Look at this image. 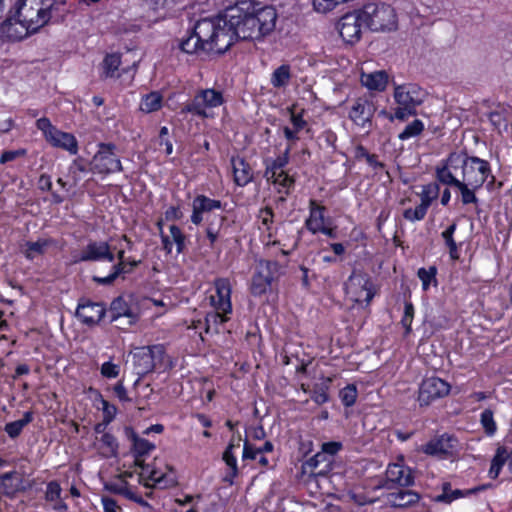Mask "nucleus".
Masks as SVG:
<instances>
[{
  "label": "nucleus",
  "mask_w": 512,
  "mask_h": 512,
  "mask_svg": "<svg viewBox=\"0 0 512 512\" xmlns=\"http://www.w3.org/2000/svg\"><path fill=\"white\" fill-rule=\"evenodd\" d=\"M492 487H493V484L485 483V484L478 485V486L473 487L468 490H460V489L452 490L451 484L449 482H444L442 484V493L436 495L433 500L437 503L451 504L454 500H457V499L462 498L467 495L476 494L478 492L485 491Z\"/></svg>",
  "instance_id": "29"
},
{
  "label": "nucleus",
  "mask_w": 512,
  "mask_h": 512,
  "mask_svg": "<svg viewBox=\"0 0 512 512\" xmlns=\"http://www.w3.org/2000/svg\"><path fill=\"white\" fill-rule=\"evenodd\" d=\"M36 127L43 133L46 141L51 137V135L54 134V131L57 129V127H55L47 117H41L37 119Z\"/></svg>",
  "instance_id": "62"
},
{
  "label": "nucleus",
  "mask_w": 512,
  "mask_h": 512,
  "mask_svg": "<svg viewBox=\"0 0 512 512\" xmlns=\"http://www.w3.org/2000/svg\"><path fill=\"white\" fill-rule=\"evenodd\" d=\"M512 457V450H509L506 446H499L491 460L489 469V477L492 479L498 478L503 466L509 463Z\"/></svg>",
  "instance_id": "40"
},
{
  "label": "nucleus",
  "mask_w": 512,
  "mask_h": 512,
  "mask_svg": "<svg viewBox=\"0 0 512 512\" xmlns=\"http://www.w3.org/2000/svg\"><path fill=\"white\" fill-rule=\"evenodd\" d=\"M360 11L366 28L371 31H391L397 27V15L388 4L368 3Z\"/></svg>",
  "instance_id": "6"
},
{
  "label": "nucleus",
  "mask_w": 512,
  "mask_h": 512,
  "mask_svg": "<svg viewBox=\"0 0 512 512\" xmlns=\"http://www.w3.org/2000/svg\"><path fill=\"white\" fill-rule=\"evenodd\" d=\"M358 397V390L355 384H347L339 391V398L345 407H352Z\"/></svg>",
  "instance_id": "56"
},
{
  "label": "nucleus",
  "mask_w": 512,
  "mask_h": 512,
  "mask_svg": "<svg viewBox=\"0 0 512 512\" xmlns=\"http://www.w3.org/2000/svg\"><path fill=\"white\" fill-rule=\"evenodd\" d=\"M133 365L138 375L145 376L155 371L153 345L142 346L133 353Z\"/></svg>",
  "instance_id": "31"
},
{
  "label": "nucleus",
  "mask_w": 512,
  "mask_h": 512,
  "mask_svg": "<svg viewBox=\"0 0 512 512\" xmlns=\"http://www.w3.org/2000/svg\"><path fill=\"white\" fill-rule=\"evenodd\" d=\"M387 500L394 508L412 509L425 507V504L421 503V496L419 493L405 488H400L396 492L389 493Z\"/></svg>",
  "instance_id": "27"
},
{
  "label": "nucleus",
  "mask_w": 512,
  "mask_h": 512,
  "mask_svg": "<svg viewBox=\"0 0 512 512\" xmlns=\"http://www.w3.org/2000/svg\"><path fill=\"white\" fill-rule=\"evenodd\" d=\"M91 173L106 177L123 171L117 146L112 142H99L97 150L90 160Z\"/></svg>",
  "instance_id": "5"
},
{
  "label": "nucleus",
  "mask_w": 512,
  "mask_h": 512,
  "mask_svg": "<svg viewBox=\"0 0 512 512\" xmlns=\"http://www.w3.org/2000/svg\"><path fill=\"white\" fill-rule=\"evenodd\" d=\"M58 241L52 237L38 238L36 241H25L20 245V253L28 261H34L37 257L46 254L50 247H57Z\"/></svg>",
  "instance_id": "28"
},
{
  "label": "nucleus",
  "mask_w": 512,
  "mask_h": 512,
  "mask_svg": "<svg viewBox=\"0 0 512 512\" xmlns=\"http://www.w3.org/2000/svg\"><path fill=\"white\" fill-rule=\"evenodd\" d=\"M435 177L441 184L458 189L460 194L459 200L463 206L471 204L478 206L479 199L476 192L483 186L461 180L446 168H435Z\"/></svg>",
  "instance_id": "10"
},
{
  "label": "nucleus",
  "mask_w": 512,
  "mask_h": 512,
  "mask_svg": "<svg viewBox=\"0 0 512 512\" xmlns=\"http://www.w3.org/2000/svg\"><path fill=\"white\" fill-rule=\"evenodd\" d=\"M320 383H315L310 391L311 399L318 405H323L329 401V389L333 382V377L322 376Z\"/></svg>",
  "instance_id": "42"
},
{
  "label": "nucleus",
  "mask_w": 512,
  "mask_h": 512,
  "mask_svg": "<svg viewBox=\"0 0 512 512\" xmlns=\"http://www.w3.org/2000/svg\"><path fill=\"white\" fill-rule=\"evenodd\" d=\"M128 430H130V432H131V440H132L131 452L134 457L146 456L156 448L154 443L150 442L149 440H147L145 438L139 437L133 431V429L129 428Z\"/></svg>",
  "instance_id": "46"
},
{
  "label": "nucleus",
  "mask_w": 512,
  "mask_h": 512,
  "mask_svg": "<svg viewBox=\"0 0 512 512\" xmlns=\"http://www.w3.org/2000/svg\"><path fill=\"white\" fill-rule=\"evenodd\" d=\"M99 443L100 453L104 458H112L118 455L119 443L112 433H103Z\"/></svg>",
  "instance_id": "48"
},
{
  "label": "nucleus",
  "mask_w": 512,
  "mask_h": 512,
  "mask_svg": "<svg viewBox=\"0 0 512 512\" xmlns=\"http://www.w3.org/2000/svg\"><path fill=\"white\" fill-rule=\"evenodd\" d=\"M440 182L436 179L422 186L420 193V203L415 208H407L403 210L402 216L410 222L422 221L433 204L440 195Z\"/></svg>",
  "instance_id": "12"
},
{
  "label": "nucleus",
  "mask_w": 512,
  "mask_h": 512,
  "mask_svg": "<svg viewBox=\"0 0 512 512\" xmlns=\"http://www.w3.org/2000/svg\"><path fill=\"white\" fill-rule=\"evenodd\" d=\"M144 456L134 457V465L141 468L142 472L147 474V478L154 483H160L163 479V474L156 469L146 464Z\"/></svg>",
  "instance_id": "54"
},
{
  "label": "nucleus",
  "mask_w": 512,
  "mask_h": 512,
  "mask_svg": "<svg viewBox=\"0 0 512 512\" xmlns=\"http://www.w3.org/2000/svg\"><path fill=\"white\" fill-rule=\"evenodd\" d=\"M437 267L435 265L429 266L428 268L421 267L417 271V276L422 283V290L428 291L430 286H437Z\"/></svg>",
  "instance_id": "51"
},
{
  "label": "nucleus",
  "mask_w": 512,
  "mask_h": 512,
  "mask_svg": "<svg viewBox=\"0 0 512 512\" xmlns=\"http://www.w3.org/2000/svg\"><path fill=\"white\" fill-rule=\"evenodd\" d=\"M237 448H239L238 442L237 444L228 443L227 447L225 448L222 454V460L228 467L227 471L222 477V481L229 486H232L234 484L235 478H237L239 475L237 458L234 454V450Z\"/></svg>",
  "instance_id": "33"
},
{
  "label": "nucleus",
  "mask_w": 512,
  "mask_h": 512,
  "mask_svg": "<svg viewBox=\"0 0 512 512\" xmlns=\"http://www.w3.org/2000/svg\"><path fill=\"white\" fill-rule=\"evenodd\" d=\"M451 385L439 377L423 379L419 386L418 402L420 406H428L433 401L449 395Z\"/></svg>",
  "instance_id": "17"
},
{
  "label": "nucleus",
  "mask_w": 512,
  "mask_h": 512,
  "mask_svg": "<svg viewBox=\"0 0 512 512\" xmlns=\"http://www.w3.org/2000/svg\"><path fill=\"white\" fill-rule=\"evenodd\" d=\"M130 273L131 269L126 268L125 263L117 261V263L111 267L110 273L107 276L101 277L94 275L92 277V281L97 285L109 286L112 285L120 276Z\"/></svg>",
  "instance_id": "44"
},
{
  "label": "nucleus",
  "mask_w": 512,
  "mask_h": 512,
  "mask_svg": "<svg viewBox=\"0 0 512 512\" xmlns=\"http://www.w3.org/2000/svg\"><path fill=\"white\" fill-rule=\"evenodd\" d=\"M250 17L254 20V26L257 36L262 40L265 36L274 31L277 21V11L273 6L264 5L252 0V7L248 11Z\"/></svg>",
  "instance_id": "13"
},
{
  "label": "nucleus",
  "mask_w": 512,
  "mask_h": 512,
  "mask_svg": "<svg viewBox=\"0 0 512 512\" xmlns=\"http://www.w3.org/2000/svg\"><path fill=\"white\" fill-rule=\"evenodd\" d=\"M435 168H446L450 173H454L455 176L460 171L461 180L480 186L487 182L488 189L495 182L490 162L477 156L469 155L466 150L450 152Z\"/></svg>",
  "instance_id": "2"
},
{
  "label": "nucleus",
  "mask_w": 512,
  "mask_h": 512,
  "mask_svg": "<svg viewBox=\"0 0 512 512\" xmlns=\"http://www.w3.org/2000/svg\"><path fill=\"white\" fill-rule=\"evenodd\" d=\"M281 265L276 260L261 259L258 261L251 278L250 293L261 297L271 290L273 283L280 277Z\"/></svg>",
  "instance_id": "7"
},
{
  "label": "nucleus",
  "mask_w": 512,
  "mask_h": 512,
  "mask_svg": "<svg viewBox=\"0 0 512 512\" xmlns=\"http://www.w3.org/2000/svg\"><path fill=\"white\" fill-rule=\"evenodd\" d=\"M331 462L330 458L324 455V453H321L320 451L317 452L315 455L310 457L309 459L305 460L301 464V473L302 475H307L309 477L311 476H317V475H324L325 470H318V467L322 463L329 464ZM328 465H326L327 467Z\"/></svg>",
  "instance_id": "41"
},
{
  "label": "nucleus",
  "mask_w": 512,
  "mask_h": 512,
  "mask_svg": "<svg viewBox=\"0 0 512 512\" xmlns=\"http://www.w3.org/2000/svg\"><path fill=\"white\" fill-rule=\"evenodd\" d=\"M61 486L60 483L56 480H52L47 483L46 491H45V500L47 502H54L57 500H61Z\"/></svg>",
  "instance_id": "60"
},
{
  "label": "nucleus",
  "mask_w": 512,
  "mask_h": 512,
  "mask_svg": "<svg viewBox=\"0 0 512 512\" xmlns=\"http://www.w3.org/2000/svg\"><path fill=\"white\" fill-rule=\"evenodd\" d=\"M47 142L55 147L67 151L71 155H77L79 151V145L77 138L69 132H64L58 128L54 131V134L47 140Z\"/></svg>",
  "instance_id": "32"
},
{
  "label": "nucleus",
  "mask_w": 512,
  "mask_h": 512,
  "mask_svg": "<svg viewBox=\"0 0 512 512\" xmlns=\"http://www.w3.org/2000/svg\"><path fill=\"white\" fill-rule=\"evenodd\" d=\"M456 443V437L448 433H443L421 445L419 451L425 455L437 457L441 460H446L452 456Z\"/></svg>",
  "instance_id": "20"
},
{
  "label": "nucleus",
  "mask_w": 512,
  "mask_h": 512,
  "mask_svg": "<svg viewBox=\"0 0 512 512\" xmlns=\"http://www.w3.org/2000/svg\"><path fill=\"white\" fill-rule=\"evenodd\" d=\"M346 293L358 304H369L375 295L371 278L353 273L346 283Z\"/></svg>",
  "instance_id": "18"
},
{
  "label": "nucleus",
  "mask_w": 512,
  "mask_h": 512,
  "mask_svg": "<svg viewBox=\"0 0 512 512\" xmlns=\"http://www.w3.org/2000/svg\"><path fill=\"white\" fill-rule=\"evenodd\" d=\"M414 314H415V308H414V305L412 302L410 301H405L404 303V313H403V316L401 318V325L404 327L405 329V335H409L412 331V322H413V319H414Z\"/></svg>",
  "instance_id": "58"
},
{
  "label": "nucleus",
  "mask_w": 512,
  "mask_h": 512,
  "mask_svg": "<svg viewBox=\"0 0 512 512\" xmlns=\"http://www.w3.org/2000/svg\"><path fill=\"white\" fill-rule=\"evenodd\" d=\"M274 210L271 206L262 207L258 213V221L260 222L259 229L266 231L273 229L274 224Z\"/></svg>",
  "instance_id": "55"
},
{
  "label": "nucleus",
  "mask_w": 512,
  "mask_h": 512,
  "mask_svg": "<svg viewBox=\"0 0 512 512\" xmlns=\"http://www.w3.org/2000/svg\"><path fill=\"white\" fill-rule=\"evenodd\" d=\"M153 362L155 371L158 373L169 372L175 366L172 357L167 354L164 344H153Z\"/></svg>",
  "instance_id": "39"
},
{
  "label": "nucleus",
  "mask_w": 512,
  "mask_h": 512,
  "mask_svg": "<svg viewBox=\"0 0 512 512\" xmlns=\"http://www.w3.org/2000/svg\"><path fill=\"white\" fill-rule=\"evenodd\" d=\"M26 489L23 485V477L16 470H10L0 474V495L8 499H14Z\"/></svg>",
  "instance_id": "26"
},
{
  "label": "nucleus",
  "mask_w": 512,
  "mask_h": 512,
  "mask_svg": "<svg viewBox=\"0 0 512 512\" xmlns=\"http://www.w3.org/2000/svg\"><path fill=\"white\" fill-rule=\"evenodd\" d=\"M363 29L367 28L360 9L344 14L338 22V30L341 38L350 45L360 40Z\"/></svg>",
  "instance_id": "14"
},
{
  "label": "nucleus",
  "mask_w": 512,
  "mask_h": 512,
  "mask_svg": "<svg viewBox=\"0 0 512 512\" xmlns=\"http://www.w3.org/2000/svg\"><path fill=\"white\" fill-rule=\"evenodd\" d=\"M480 422L487 435L492 436L495 434L497 425L492 410L485 409L480 415Z\"/></svg>",
  "instance_id": "59"
},
{
  "label": "nucleus",
  "mask_w": 512,
  "mask_h": 512,
  "mask_svg": "<svg viewBox=\"0 0 512 512\" xmlns=\"http://www.w3.org/2000/svg\"><path fill=\"white\" fill-rule=\"evenodd\" d=\"M224 103V97L221 91L214 88L201 89L197 91L190 102L185 104L182 114H191L201 119L212 117L208 110L217 108Z\"/></svg>",
  "instance_id": "8"
},
{
  "label": "nucleus",
  "mask_w": 512,
  "mask_h": 512,
  "mask_svg": "<svg viewBox=\"0 0 512 512\" xmlns=\"http://www.w3.org/2000/svg\"><path fill=\"white\" fill-rule=\"evenodd\" d=\"M414 470L407 466L401 456L395 463H390L385 471L384 487L392 489L394 487L407 488L414 485Z\"/></svg>",
  "instance_id": "15"
},
{
  "label": "nucleus",
  "mask_w": 512,
  "mask_h": 512,
  "mask_svg": "<svg viewBox=\"0 0 512 512\" xmlns=\"http://www.w3.org/2000/svg\"><path fill=\"white\" fill-rule=\"evenodd\" d=\"M225 205L218 199L210 198L204 194H198L192 201V213L190 221L192 224L199 226L204 219L205 213H210L214 210H224Z\"/></svg>",
  "instance_id": "23"
},
{
  "label": "nucleus",
  "mask_w": 512,
  "mask_h": 512,
  "mask_svg": "<svg viewBox=\"0 0 512 512\" xmlns=\"http://www.w3.org/2000/svg\"><path fill=\"white\" fill-rule=\"evenodd\" d=\"M89 172H91L90 161L88 162L82 156H77L68 166L67 178L69 179V186L76 187L82 181L83 176Z\"/></svg>",
  "instance_id": "36"
},
{
  "label": "nucleus",
  "mask_w": 512,
  "mask_h": 512,
  "mask_svg": "<svg viewBox=\"0 0 512 512\" xmlns=\"http://www.w3.org/2000/svg\"><path fill=\"white\" fill-rule=\"evenodd\" d=\"M106 307L102 302H94L87 298H81L76 308V317L82 324L94 327L100 323L106 314Z\"/></svg>",
  "instance_id": "21"
},
{
  "label": "nucleus",
  "mask_w": 512,
  "mask_h": 512,
  "mask_svg": "<svg viewBox=\"0 0 512 512\" xmlns=\"http://www.w3.org/2000/svg\"><path fill=\"white\" fill-rule=\"evenodd\" d=\"M36 34L35 31L28 28V24H25L21 17L16 16L15 11L0 23V38L6 42H18L26 37Z\"/></svg>",
  "instance_id": "19"
},
{
  "label": "nucleus",
  "mask_w": 512,
  "mask_h": 512,
  "mask_svg": "<svg viewBox=\"0 0 512 512\" xmlns=\"http://www.w3.org/2000/svg\"><path fill=\"white\" fill-rule=\"evenodd\" d=\"M169 136V130L166 126H162L159 130L158 135V144L159 146L165 147V153L166 155H171L173 152V144L168 138Z\"/></svg>",
  "instance_id": "63"
},
{
  "label": "nucleus",
  "mask_w": 512,
  "mask_h": 512,
  "mask_svg": "<svg viewBox=\"0 0 512 512\" xmlns=\"http://www.w3.org/2000/svg\"><path fill=\"white\" fill-rule=\"evenodd\" d=\"M394 99L398 105L416 109L423 102V91L417 84L400 85L395 88Z\"/></svg>",
  "instance_id": "25"
},
{
  "label": "nucleus",
  "mask_w": 512,
  "mask_h": 512,
  "mask_svg": "<svg viewBox=\"0 0 512 512\" xmlns=\"http://www.w3.org/2000/svg\"><path fill=\"white\" fill-rule=\"evenodd\" d=\"M309 215L304 221V227L312 235L323 234L328 238H337V227L332 226L331 220L325 216L326 207L316 199L308 203Z\"/></svg>",
  "instance_id": "9"
},
{
  "label": "nucleus",
  "mask_w": 512,
  "mask_h": 512,
  "mask_svg": "<svg viewBox=\"0 0 512 512\" xmlns=\"http://www.w3.org/2000/svg\"><path fill=\"white\" fill-rule=\"evenodd\" d=\"M23 429L24 426L18 420L8 422L4 426V431L11 439L18 438L21 435Z\"/></svg>",
  "instance_id": "64"
},
{
  "label": "nucleus",
  "mask_w": 512,
  "mask_h": 512,
  "mask_svg": "<svg viewBox=\"0 0 512 512\" xmlns=\"http://www.w3.org/2000/svg\"><path fill=\"white\" fill-rule=\"evenodd\" d=\"M178 48L181 52L189 55L211 52L225 53L213 17L198 20L187 36L179 41Z\"/></svg>",
  "instance_id": "3"
},
{
  "label": "nucleus",
  "mask_w": 512,
  "mask_h": 512,
  "mask_svg": "<svg viewBox=\"0 0 512 512\" xmlns=\"http://www.w3.org/2000/svg\"><path fill=\"white\" fill-rule=\"evenodd\" d=\"M291 77L292 73L290 65L282 64L271 74L270 83L274 88H284L289 84Z\"/></svg>",
  "instance_id": "49"
},
{
  "label": "nucleus",
  "mask_w": 512,
  "mask_h": 512,
  "mask_svg": "<svg viewBox=\"0 0 512 512\" xmlns=\"http://www.w3.org/2000/svg\"><path fill=\"white\" fill-rule=\"evenodd\" d=\"M109 311L111 314L110 322H115L121 317L129 318L130 324L135 323L137 320V315L124 296L114 298L110 304Z\"/></svg>",
  "instance_id": "35"
},
{
  "label": "nucleus",
  "mask_w": 512,
  "mask_h": 512,
  "mask_svg": "<svg viewBox=\"0 0 512 512\" xmlns=\"http://www.w3.org/2000/svg\"><path fill=\"white\" fill-rule=\"evenodd\" d=\"M169 231L171 240L176 245L177 254H182L186 249V235L181 228L175 224L170 225Z\"/></svg>",
  "instance_id": "57"
},
{
  "label": "nucleus",
  "mask_w": 512,
  "mask_h": 512,
  "mask_svg": "<svg viewBox=\"0 0 512 512\" xmlns=\"http://www.w3.org/2000/svg\"><path fill=\"white\" fill-rule=\"evenodd\" d=\"M376 112V105L371 95L357 97L349 112V119L358 127L370 128Z\"/></svg>",
  "instance_id": "16"
},
{
  "label": "nucleus",
  "mask_w": 512,
  "mask_h": 512,
  "mask_svg": "<svg viewBox=\"0 0 512 512\" xmlns=\"http://www.w3.org/2000/svg\"><path fill=\"white\" fill-rule=\"evenodd\" d=\"M109 262L115 261V253L107 241L89 240L80 251L71 252V264L83 262Z\"/></svg>",
  "instance_id": "11"
},
{
  "label": "nucleus",
  "mask_w": 512,
  "mask_h": 512,
  "mask_svg": "<svg viewBox=\"0 0 512 512\" xmlns=\"http://www.w3.org/2000/svg\"><path fill=\"white\" fill-rule=\"evenodd\" d=\"M266 182L272 185L278 194H280L278 200L285 202L287 197L292 193L295 188L296 179L294 175H291L288 170L275 173L273 176L265 177Z\"/></svg>",
  "instance_id": "30"
},
{
  "label": "nucleus",
  "mask_w": 512,
  "mask_h": 512,
  "mask_svg": "<svg viewBox=\"0 0 512 512\" xmlns=\"http://www.w3.org/2000/svg\"><path fill=\"white\" fill-rule=\"evenodd\" d=\"M96 400H98L102 405V420H104L106 424L113 422L118 412L117 407L106 400L99 391H97Z\"/></svg>",
  "instance_id": "52"
},
{
  "label": "nucleus",
  "mask_w": 512,
  "mask_h": 512,
  "mask_svg": "<svg viewBox=\"0 0 512 512\" xmlns=\"http://www.w3.org/2000/svg\"><path fill=\"white\" fill-rule=\"evenodd\" d=\"M361 81L369 90L384 91L388 83V75L385 71H375L362 74Z\"/></svg>",
  "instance_id": "43"
},
{
  "label": "nucleus",
  "mask_w": 512,
  "mask_h": 512,
  "mask_svg": "<svg viewBox=\"0 0 512 512\" xmlns=\"http://www.w3.org/2000/svg\"><path fill=\"white\" fill-rule=\"evenodd\" d=\"M213 286L215 295H211L210 297L212 307L223 312H232V285L230 280L224 277L216 278L213 282Z\"/></svg>",
  "instance_id": "22"
},
{
  "label": "nucleus",
  "mask_w": 512,
  "mask_h": 512,
  "mask_svg": "<svg viewBox=\"0 0 512 512\" xmlns=\"http://www.w3.org/2000/svg\"><path fill=\"white\" fill-rule=\"evenodd\" d=\"M457 230V223L453 221L445 230L441 232V238L444 241L449 251V256L452 260L459 259L458 245L454 239V234Z\"/></svg>",
  "instance_id": "47"
},
{
  "label": "nucleus",
  "mask_w": 512,
  "mask_h": 512,
  "mask_svg": "<svg viewBox=\"0 0 512 512\" xmlns=\"http://www.w3.org/2000/svg\"><path fill=\"white\" fill-rule=\"evenodd\" d=\"M292 150V146L288 145L285 150L279 154L275 158H265L263 160L264 165V174L263 177L273 176L275 173L282 172L286 170V167L290 161V153Z\"/></svg>",
  "instance_id": "34"
},
{
  "label": "nucleus",
  "mask_w": 512,
  "mask_h": 512,
  "mask_svg": "<svg viewBox=\"0 0 512 512\" xmlns=\"http://www.w3.org/2000/svg\"><path fill=\"white\" fill-rule=\"evenodd\" d=\"M252 7V0L238 2L234 7L225 10L213 17L217 26L220 42L225 52L238 41H260L250 17L248 9Z\"/></svg>",
  "instance_id": "1"
},
{
  "label": "nucleus",
  "mask_w": 512,
  "mask_h": 512,
  "mask_svg": "<svg viewBox=\"0 0 512 512\" xmlns=\"http://www.w3.org/2000/svg\"><path fill=\"white\" fill-rule=\"evenodd\" d=\"M231 314L232 312H223L217 309H214L213 311L206 313L205 331L208 333L211 328L217 331L219 325H222L230 320Z\"/></svg>",
  "instance_id": "50"
},
{
  "label": "nucleus",
  "mask_w": 512,
  "mask_h": 512,
  "mask_svg": "<svg viewBox=\"0 0 512 512\" xmlns=\"http://www.w3.org/2000/svg\"><path fill=\"white\" fill-rule=\"evenodd\" d=\"M163 107V96L158 91H151L145 94L140 103V110L150 114L159 111Z\"/></svg>",
  "instance_id": "45"
},
{
  "label": "nucleus",
  "mask_w": 512,
  "mask_h": 512,
  "mask_svg": "<svg viewBox=\"0 0 512 512\" xmlns=\"http://www.w3.org/2000/svg\"><path fill=\"white\" fill-rule=\"evenodd\" d=\"M55 5V0H17L14 11L28 28L38 33L50 23Z\"/></svg>",
  "instance_id": "4"
},
{
  "label": "nucleus",
  "mask_w": 512,
  "mask_h": 512,
  "mask_svg": "<svg viewBox=\"0 0 512 512\" xmlns=\"http://www.w3.org/2000/svg\"><path fill=\"white\" fill-rule=\"evenodd\" d=\"M121 64L122 59L119 53H107L100 64V78L109 79L120 77L118 70Z\"/></svg>",
  "instance_id": "37"
},
{
  "label": "nucleus",
  "mask_w": 512,
  "mask_h": 512,
  "mask_svg": "<svg viewBox=\"0 0 512 512\" xmlns=\"http://www.w3.org/2000/svg\"><path fill=\"white\" fill-rule=\"evenodd\" d=\"M353 158L355 161L365 160L368 166L371 167L375 173L386 169L385 163L378 159V155L370 153L368 149L360 143L355 145L353 148Z\"/></svg>",
  "instance_id": "38"
},
{
  "label": "nucleus",
  "mask_w": 512,
  "mask_h": 512,
  "mask_svg": "<svg viewBox=\"0 0 512 512\" xmlns=\"http://www.w3.org/2000/svg\"><path fill=\"white\" fill-rule=\"evenodd\" d=\"M233 183L237 187H246L255 179V172L251 164L242 156L230 158Z\"/></svg>",
  "instance_id": "24"
},
{
  "label": "nucleus",
  "mask_w": 512,
  "mask_h": 512,
  "mask_svg": "<svg viewBox=\"0 0 512 512\" xmlns=\"http://www.w3.org/2000/svg\"><path fill=\"white\" fill-rule=\"evenodd\" d=\"M424 123L420 119H415L409 123L404 130L398 135L401 141H405L419 136L424 131Z\"/></svg>",
  "instance_id": "53"
},
{
  "label": "nucleus",
  "mask_w": 512,
  "mask_h": 512,
  "mask_svg": "<svg viewBox=\"0 0 512 512\" xmlns=\"http://www.w3.org/2000/svg\"><path fill=\"white\" fill-rule=\"evenodd\" d=\"M100 373L104 378L115 379L120 374V366L112 361H106L102 363Z\"/></svg>",
  "instance_id": "61"
}]
</instances>
